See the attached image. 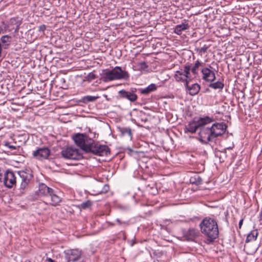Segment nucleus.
Instances as JSON below:
<instances>
[{
    "mask_svg": "<svg viewBox=\"0 0 262 262\" xmlns=\"http://www.w3.org/2000/svg\"><path fill=\"white\" fill-rule=\"evenodd\" d=\"M19 176L18 181L20 183V189L24 190L28 186L29 183L33 178L32 174L29 171L21 170L18 171Z\"/></svg>",
    "mask_w": 262,
    "mask_h": 262,
    "instance_id": "8",
    "label": "nucleus"
},
{
    "mask_svg": "<svg viewBox=\"0 0 262 262\" xmlns=\"http://www.w3.org/2000/svg\"><path fill=\"white\" fill-rule=\"evenodd\" d=\"M174 78L177 81H185V83L186 81H188L186 78H185L183 76H178L177 75H174Z\"/></svg>",
    "mask_w": 262,
    "mask_h": 262,
    "instance_id": "34",
    "label": "nucleus"
},
{
    "mask_svg": "<svg viewBox=\"0 0 262 262\" xmlns=\"http://www.w3.org/2000/svg\"><path fill=\"white\" fill-rule=\"evenodd\" d=\"M185 86L188 91H189V94L191 96L197 94L200 90V85L196 83L192 84L190 86L188 81H186Z\"/></svg>",
    "mask_w": 262,
    "mask_h": 262,
    "instance_id": "15",
    "label": "nucleus"
},
{
    "mask_svg": "<svg viewBox=\"0 0 262 262\" xmlns=\"http://www.w3.org/2000/svg\"><path fill=\"white\" fill-rule=\"evenodd\" d=\"M89 146L90 150L86 152L92 153L96 156H102L107 155V153L110 152L107 146L95 143L94 140L93 142Z\"/></svg>",
    "mask_w": 262,
    "mask_h": 262,
    "instance_id": "7",
    "label": "nucleus"
},
{
    "mask_svg": "<svg viewBox=\"0 0 262 262\" xmlns=\"http://www.w3.org/2000/svg\"><path fill=\"white\" fill-rule=\"evenodd\" d=\"M259 247V245H252L250 243H246L244 246V250L248 254H253L255 253Z\"/></svg>",
    "mask_w": 262,
    "mask_h": 262,
    "instance_id": "17",
    "label": "nucleus"
},
{
    "mask_svg": "<svg viewBox=\"0 0 262 262\" xmlns=\"http://www.w3.org/2000/svg\"><path fill=\"white\" fill-rule=\"evenodd\" d=\"M210 127L212 132L214 140H215L217 137L224 134L227 127L226 124L224 123H214Z\"/></svg>",
    "mask_w": 262,
    "mask_h": 262,
    "instance_id": "10",
    "label": "nucleus"
},
{
    "mask_svg": "<svg viewBox=\"0 0 262 262\" xmlns=\"http://www.w3.org/2000/svg\"><path fill=\"white\" fill-rule=\"evenodd\" d=\"M141 121L145 122L147 121V118H143V119H141Z\"/></svg>",
    "mask_w": 262,
    "mask_h": 262,
    "instance_id": "42",
    "label": "nucleus"
},
{
    "mask_svg": "<svg viewBox=\"0 0 262 262\" xmlns=\"http://www.w3.org/2000/svg\"><path fill=\"white\" fill-rule=\"evenodd\" d=\"M75 144L83 151L90 150V145L93 142V140L85 134L78 133L73 136Z\"/></svg>",
    "mask_w": 262,
    "mask_h": 262,
    "instance_id": "3",
    "label": "nucleus"
},
{
    "mask_svg": "<svg viewBox=\"0 0 262 262\" xmlns=\"http://www.w3.org/2000/svg\"><path fill=\"white\" fill-rule=\"evenodd\" d=\"M119 130L122 136H126L130 139H132V134L130 128L126 127H119Z\"/></svg>",
    "mask_w": 262,
    "mask_h": 262,
    "instance_id": "24",
    "label": "nucleus"
},
{
    "mask_svg": "<svg viewBox=\"0 0 262 262\" xmlns=\"http://www.w3.org/2000/svg\"><path fill=\"white\" fill-rule=\"evenodd\" d=\"M96 78V75L93 72L90 73L87 76L85 77V80L90 82Z\"/></svg>",
    "mask_w": 262,
    "mask_h": 262,
    "instance_id": "32",
    "label": "nucleus"
},
{
    "mask_svg": "<svg viewBox=\"0 0 262 262\" xmlns=\"http://www.w3.org/2000/svg\"><path fill=\"white\" fill-rule=\"evenodd\" d=\"M119 93L122 98H126L131 102H134L137 99V95L132 92L121 90L119 91Z\"/></svg>",
    "mask_w": 262,
    "mask_h": 262,
    "instance_id": "16",
    "label": "nucleus"
},
{
    "mask_svg": "<svg viewBox=\"0 0 262 262\" xmlns=\"http://www.w3.org/2000/svg\"><path fill=\"white\" fill-rule=\"evenodd\" d=\"M157 86L154 83H151L145 89H140V93L142 94H148L157 90Z\"/></svg>",
    "mask_w": 262,
    "mask_h": 262,
    "instance_id": "22",
    "label": "nucleus"
},
{
    "mask_svg": "<svg viewBox=\"0 0 262 262\" xmlns=\"http://www.w3.org/2000/svg\"><path fill=\"white\" fill-rule=\"evenodd\" d=\"M52 189H53L49 188L45 184L41 183L39 185V194L48 196Z\"/></svg>",
    "mask_w": 262,
    "mask_h": 262,
    "instance_id": "18",
    "label": "nucleus"
},
{
    "mask_svg": "<svg viewBox=\"0 0 262 262\" xmlns=\"http://www.w3.org/2000/svg\"><path fill=\"white\" fill-rule=\"evenodd\" d=\"M199 136L200 141L204 144H207L210 141H214L211 127L207 126V125L200 127Z\"/></svg>",
    "mask_w": 262,
    "mask_h": 262,
    "instance_id": "6",
    "label": "nucleus"
},
{
    "mask_svg": "<svg viewBox=\"0 0 262 262\" xmlns=\"http://www.w3.org/2000/svg\"><path fill=\"white\" fill-rule=\"evenodd\" d=\"M46 27L45 25H42L39 27V31L43 32L46 30Z\"/></svg>",
    "mask_w": 262,
    "mask_h": 262,
    "instance_id": "36",
    "label": "nucleus"
},
{
    "mask_svg": "<svg viewBox=\"0 0 262 262\" xmlns=\"http://www.w3.org/2000/svg\"><path fill=\"white\" fill-rule=\"evenodd\" d=\"M50 155V150L47 147L39 148L33 152V157L39 160L47 159Z\"/></svg>",
    "mask_w": 262,
    "mask_h": 262,
    "instance_id": "12",
    "label": "nucleus"
},
{
    "mask_svg": "<svg viewBox=\"0 0 262 262\" xmlns=\"http://www.w3.org/2000/svg\"><path fill=\"white\" fill-rule=\"evenodd\" d=\"M154 262H158V261H154Z\"/></svg>",
    "mask_w": 262,
    "mask_h": 262,
    "instance_id": "46",
    "label": "nucleus"
},
{
    "mask_svg": "<svg viewBox=\"0 0 262 262\" xmlns=\"http://www.w3.org/2000/svg\"><path fill=\"white\" fill-rule=\"evenodd\" d=\"M142 64H144V65H145V64H146V63H145V62H144L142 63Z\"/></svg>",
    "mask_w": 262,
    "mask_h": 262,
    "instance_id": "45",
    "label": "nucleus"
},
{
    "mask_svg": "<svg viewBox=\"0 0 262 262\" xmlns=\"http://www.w3.org/2000/svg\"><path fill=\"white\" fill-rule=\"evenodd\" d=\"M243 219L241 220L239 222V224H238V226H239V228H241L242 224H243Z\"/></svg>",
    "mask_w": 262,
    "mask_h": 262,
    "instance_id": "39",
    "label": "nucleus"
},
{
    "mask_svg": "<svg viewBox=\"0 0 262 262\" xmlns=\"http://www.w3.org/2000/svg\"><path fill=\"white\" fill-rule=\"evenodd\" d=\"M48 196L50 198V204L53 206L57 205L61 201V198L55 193L53 189L52 190Z\"/></svg>",
    "mask_w": 262,
    "mask_h": 262,
    "instance_id": "19",
    "label": "nucleus"
},
{
    "mask_svg": "<svg viewBox=\"0 0 262 262\" xmlns=\"http://www.w3.org/2000/svg\"><path fill=\"white\" fill-rule=\"evenodd\" d=\"M21 24V20L15 17L11 18L9 21V25L13 26L12 29L14 30L15 33L18 31Z\"/></svg>",
    "mask_w": 262,
    "mask_h": 262,
    "instance_id": "20",
    "label": "nucleus"
},
{
    "mask_svg": "<svg viewBox=\"0 0 262 262\" xmlns=\"http://www.w3.org/2000/svg\"><path fill=\"white\" fill-rule=\"evenodd\" d=\"M201 232L206 238V243L210 244L219 236V229L216 221L211 217H205L200 224Z\"/></svg>",
    "mask_w": 262,
    "mask_h": 262,
    "instance_id": "1",
    "label": "nucleus"
},
{
    "mask_svg": "<svg viewBox=\"0 0 262 262\" xmlns=\"http://www.w3.org/2000/svg\"><path fill=\"white\" fill-rule=\"evenodd\" d=\"M175 75H177L178 76H184L183 73L182 72L180 71H176Z\"/></svg>",
    "mask_w": 262,
    "mask_h": 262,
    "instance_id": "37",
    "label": "nucleus"
},
{
    "mask_svg": "<svg viewBox=\"0 0 262 262\" xmlns=\"http://www.w3.org/2000/svg\"><path fill=\"white\" fill-rule=\"evenodd\" d=\"M184 237L187 241H193L197 237L200 233L198 230L194 228H189L187 230H183V231Z\"/></svg>",
    "mask_w": 262,
    "mask_h": 262,
    "instance_id": "14",
    "label": "nucleus"
},
{
    "mask_svg": "<svg viewBox=\"0 0 262 262\" xmlns=\"http://www.w3.org/2000/svg\"><path fill=\"white\" fill-rule=\"evenodd\" d=\"M129 74L127 72L122 70L121 67L116 66L112 70H106L101 74L103 81L106 82L114 80L127 79Z\"/></svg>",
    "mask_w": 262,
    "mask_h": 262,
    "instance_id": "2",
    "label": "nucleus"
},
{
    "mask_svg": "<svg viewBox=\"0 0 262 262\" xmlns=\"http://www.w3.org/2000/svg\"><path fill=\"white\" fill-rule=\"evenodd\" d=\"M190 182L192 184H195L196 185H199V184H201V183L202 182V179L198 175H195L190 178Z\"/></svg>",
    "mask_w": 262,
    "mask_h": 262,
    "instance_id": "28",
    "label": "nucleus"
},
{
    "mask_svg": "<svg viewBox=\"0 0 262 262\" xmlns=\"http://www.w3.org/2000/svg\"><path fill=\"white\" fill-rule=\"evenodd\" d=\"M16 177L13 171L8 170L4 176V183L5 186L9 188H12L16 184Z\"/></svg>",
    "mask_w": 262,
    "mask_h": 262,
    "instance_id": "11",
    "label": "nucleus"
},
{
    "mask_svg": "<svg viewBox=\"0 0 262 262\" xmlns=\"http://www.w3.org/2000/svg\"><path fill=\"white\" fill-rule=\"evenodd\" d=\"M189 28V25L187 23H182L180 25H177L174 28V32L178 35H180L182 31L186 30Z\"/></svg>",
    "mask_w": 262,
    "mask_h": 262,
    "instance_id": "21",
    "label": "nucleus"
},
{
    "mask_svg": "<svg viewBox=\"0 0 262 262\" xmlns=\"http://www.w3.org/2000/svg\"><path fill=\"white\" fill-rule=\"evenodd\" d=\"M208 48L209 47L208 46L205 45L202 48H197L195 49V50L199 53V55L202 56L203 53L207 52Z\"/></svg>",
    "mask_w": 262,
    "mask_h": 262,
    "instance_id": "30",
    "label": "nucleus"
},
{
    "mask_svg": "<svg viewBox=\"0 0 262 262\" xmlns=\"http://www.w3.org/2000/svg\"><path fill=\"white\" fill-rule=\"evenodd\" d=\"M258 235V232L257 230L251 231L248 235L246 239V243H249L251 241H255Z\"/></svg>",
    "mask_w": 262,
    "mask_h": 262,
    "instance_id": "23",
    "label": "nucleus"
},
{
    "mask_svg": "<svg viewBox=\"0 0 262 262\" xmlns=\"http://www.w3.org/2000/svg\"><path fill=\"white\" fill-rule=\"evenodd\" d=\"M211 83L209 84V87L210 88H211L214 90H216V89H220V90H222L223 89L224 86V84H223V83H222V82L221 81H217V82H211Z\"/></svg>",
    "mask_w": 262,
    "mask_h": 262,
    "instance_id": "27",
    "label": "nucleus"
},
{
    "mask_svg": "<svg viewBox=\"0 0 262 262\" xmlns=\"http://www.w3.org/2000/svg\"><path fill=\"white\" fill-rule=\"evenodd\" d=\"M99 98V96H85L83 97L79 102L84 103H88L90 102H94Z\"/></svg>",
    "mask_w": 262,
    "mask_h": 262,
    "instance_id": "25",
    "label": "nucleus"
},
{
    "mask_svg": "<svg viewBox=\"0 0 262 262\" xmlns=\"http://www.w3.org/2000/svg\"><path fill=\"white\" fill-rule=\"evenodd\" d=\"M3 176V172L1 170V169H0V182H2Z\"/></svg>",
    "mask_w": 262,
    "mask_h": 262,
    "instance_id": "40",
    "label": "nucleus"
},
{
    "mask_svg": "<svg viewBox=\"0 0 262 262\" xmlns=\"http://www.w3.org/2000/svg\"><path fill=\"white\" fill-rule=\"evenodd\" d=\"M21 262H31L29 260H26L25 261H21Z\"/></svg>",
    "mask_w": 262,
    "mask_h": 262,
    "instance_id": "44",
    "label": "nucleus"
},
{
    "mask_svg": "<svg viewBox=\"0 0 262 262\" xmlns=\"http://www.w3.org/2000/svg\"><path fill=\"white\" fill-rule=\"evenodd\" d=\"M5 146L8 147V148L12 150H14L16 149V147L15 146L11 145L9 142H6L5 144Z\"/></svg>",
    "mask_w": 262,
    "mask_h": 262,
    "instance_id": "35",
    "label": "nucleus"
},
{
    "mask_svg": "<svg viewBox=\"0 0 262 262\" xmlns=\"http://www.w3.org/2000/svg\"><path fill=\"white\" fill-rule=\"evenodd\" d=\"M11 36L9 35H4L1 38V41L3 43V47L6 49L9 46L11 42Z\"/></svg>",
    "mask_w": 262,
    "mask_h": 262,
    "instance_id": "26",
    "label": "nucleus"
},
{
    "mask_svg": "<svg viewBox=\"0 0 262 262\" xmlns=\"http://www.w3.org/2000/svg\"><path fill=\"white\" fill-rule=\"evenodd\" d=\"M203 63L201 62L199 60H197L194 66L191 69V72L194 75L197 74V69L199 68V67L201 66Z\"/></svg>",
    "mask_w": 262,
    "mask_h": 262,
    "instance_id": "29",
    "label": "nucleus"
},
{
    "mask_svg": "<svg viewBox=\"0 0 262 262\" xmlns=\"http://www.w3.org/2000/svg\"><path fill=\"white\" fill-rule=\"evenodd\" d=\"M212 121V119L208 117L200 118L198 119H194L190 122L187 126V130L191 133H195L198 130H200L202 125H207Z\"/></svg>",
    "mask_w": 262,
    "mask_h": 262,
    "instance_id": "4",
    "label": "nucleus"
},
{
    "mask_svg": "<svg viewBox=\"0 0 262 262\" xmlns=\"http://www.w3.org/2000/svg\"><path fill=\"white\" fill-rule=\"evenodd\" d=\"M65 258L67 262H75L79 260L81 256V251L78 249H70L64 252Z\"/></svg>",
    "mask_w": 262,
    "mask_h": 262,
    "instance_id": "9",
    "label": "nucleus"
},
{
    "mask_svg": "<svg viewBox=\"0 0 262 262\" xmlns=\"http://www.w3.org/2000/svg\"><path fill=\"white\" fill-rule=\"evenodd\" d=\"M109 189V186L107 185H105L104 186V192H106Z\"/></svg>",
    "mask_w": 262,
    "mask_h": 262,
    "instance_id": "38",
    "label": "nucleus"
},
{
    "mask_svg": "<svg viewBox=\"0 0 262 262\" xmlns=\"http://www.w3.org/2000/svg\"><path fill=\"white\" fill-rule=\"evenodd\" d=\"M92 205V202L88 200L86 202H83L80 204V207L81 208L83 209H85L86 208H89L91 205Z\"/></svg>",
    "mask_w": 262,
    "mask_h": 262,
    "instance_id": "33",
    "label": "nucleus"
},
{
    "mask_svg": "<svg viewBox=\"0 0 262 262\" xmlns=\"http://www.w3.org/2000/svg\"><path fill=\"white\" fill-rule=\"evenodd\" d=\"M191 69V66L189 65H187L184 67V73L185 74H184V77L186 78L187 80V78L189 77V75L190 74V70Z\"/></svg>",
    "mask_w": 262,
    "mask_h": 262,
    "instance_id": "31",
    "label": "nucleus"
},
{
    "mask_svg": "<svg viewBox=\"0 0 262 262\" xmlns=\"http://www.w3.org/2000/svg\"><path fill=\"white\" fill-rule=\"evenodd\" d=\"M47 260L49 261V262H55V261L54 260H53L52 258H48L47 259Z\"/></svg>",
    "mask_w": 262,
    "mask_h": 262,
    "instance_id": "41",
    "label": "nucleus"
},
{
    "mask_svg": "<svg viewBox=\"0 0 262 262\" xmlns=\"http://www.w3.org/2000/svg\"><path fill=\"white\" fill-rule=\"evenodd\" d=\"M62 157L65 159L77 160L82 158L80 151L76 148L68 147L61 151Z\"/></svg>",
    "mask_w": 262,
    "mask_h": 262,
    "instance_id": "5",
    "label": "nucleus"
},
{
    "mask_svg": "<svg viewBox=\"0 0 262 262\" xmlns=\"http://www.w3.org/2000/svg\"><path fill=\"white\" fill-rule=\"evenodd\" d=\"M117 222L119 223V224H121V222L120 221V220L119 219H117Z\"/></svg>",
    "mask_w": 262,
    "mask_h": 262,
    "instance_id": "43",
    "label": "nucleus"
},
{
    "mask_svg": "<svg viewBox=\"0 0 262 262\" xmlns=\"http://www.w3.org/2000/svg\"><path fill=\"white\" fill-rule=\"evenodd\" d=\"M209 67V68H204L202 69L201 71L203 75L202 78L206 81L213 82L216 78L215 74V73L211 70V69H212L211 66Z\"/></svg>",
    "mask_w": 262,
    "mask_h": 262,
    "instance_id": "13",
    "label": "nucleus"
}]
</instances>
